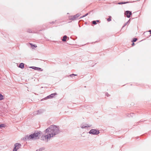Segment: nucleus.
Instances as JSON below:
<instances>
[{
	"label": "nucleus",
	"mask_w": 151,
	"mask_h": 151,
	"mask_svg": "<svg viewBox=\"0 0 151 151\" xmlns=\"http://www.w3.org/2000/svg\"><path fill=\"white\" fill-rule=\"evenodd\" d=\"M5 126L4 124H0V128H1L3 127H4Z\"/></svg>",
	"instance_id": "obj_17"
},
{
	"label": "nucleus",
	"mask_w": 151,
	"mask_h": 151,
	"mask_svg": "<svg viewBox=\"0 0 151 151\" xmlns=\"http://www.w3.org/2000/svg\"><path fill=\"white\" fill-rule=\"evenodd\" d=\"M30 45H31L32 47V48H34V47H37V46L36 45H33V44L32 43H30Z\"/></svg>",
	"instance_id": "obj_11"
},
{
	"label": "nucleus",
	"mask_w": 151,
	"mask_h": 151,
	"mask_svg": "<svg viewBox=\"0 0 151 151\" xmlns=\"http://www.w3.org/2000/svg\"><path fill=\"white\" fill-rule=\"evenodd\" d=\"M83 133L81 134V136L84 137V136L83 135Z\"/></svg>",
	"instance_id": "obj_28"
},
{
	"label": "nucleus",
	"mask_w": 151,
	"mask_h": 151,
	"mask_svg": "<svg viewBox=\"0 0 151 151\" xmlns=\"http://www.w3.org/2000/svg\"><path fill=\"white\" fill-rule=\"evenodd\" d=\"M21 145L20 144L16 143L14 145V147L13 149V151H17L18 149L21 147Z\"/></svg>",
	"instance_id": "obj_4"
},
{
	"label": "nucleus",
	"mask_w": 151,
	"mask_h": 151,
	"mask_svg": "<svg viewBox=\"0 0 151 151\" xmlns=\"http://www.w3.org/2000/svg\"><path fill=\"white\" fill-rule=\"evenodd\" d=\"M59 130V127L58 126H57L54 125H52L50 126L49 128H47L46 130V132H56Z\"/></svg>",
	"instance_id": "obj_2"
},
{
	"label": "nucleus",
	"mask_w": 151,
	"mask_h": 151,
	"mask_svg": "<svg viewBox=\"0 0 151 151\" xmlns=\"http://www.w3.org/2000/svg\"><path fill=\"white\" fill-rule=\"evenodd\" d=\"M73 75L75 76H76L77 75L72 74L70 75V77H72V76H73Z\"/></svg>",
	"instance_id": "obj_22"
},
{
	"label": "nucleus",
	"mask_w": 151,
	"mask_h": 151,
	"mask_svg": "<svg viewBox=\"0 0 151 151\" xmlns=\"http://www.w3.org/2000/svg\"><path fill=\"white\" fill-rule=\"evenodd\" d=\"M92 23L93 24H96V21H93L92 22Z\"/></svg>",
	"instance_id": "obj_21"
},
{
	"label": "nucleus",
	"mask_w": 151,
	"mask_h": 151,
	"mask_svg": "<svg viewBox=\"0 0 151 151\" xmlns=\"http://www.w3.org/2000/svg\"><path fill=\"white\" fill-rule=\"evenodd\" d=\"M89 134L92 135H97L99 133H89Z\"/></svg>",
	"instance_id": "obj_13"
},
{
	"label": "nucleus",
	"mask_w": 151,
	"mask_h": 151,
	"mask_svg": "<svg viewBox=\"0 0 151 151\" xmlns=\"http://www.w3.org/2000/svg\"><path fill=\"white\" fill-rule=\"evenodd\" d=\"M149 32H150V34H151V30H150Z\"/></svg>",
	"instance_id": "obj_29"
},
{
	"label": "nucleus",
	"mask_w": 151,
	"mask_h": 151,
	"mask_svg": "<svg viewBox=\"0 0 151 151\" xmlns=\"http://www.w3.org/2000/svg\"><path fill=\"white\" fill-rule=\"evenodd\" d=\"M58 133H50L47 135H42L41 138V139L45 142H47L51 138L53 137L56 135L58 134Z\"/></svg>",
	"instance_id": "obj_1"
},
{
	"label": "nucleus",
	"mask_w": 151,
	"mask_h": 151,
	"mask_svg": "<svg viewBox=\"0 0 151 151\" xmlns=\"http://www.w3.org/2000/svg\"><path fill=\"white\" fill-rule=\"evenodd\" d=\"M90 126V125H87L86 126H85V127H89Z\"/></svg>",
	"instance_id": "obj_23"
},
{
	"label": "nucleus",
	"mask_w": 151,
	"mask_h": 151,
	"mask_svg": "<svg viewBox=\"0 0 151 151\" xmlns=\"http://www.w3.org/2000/svg\"><path fill=\"white\" fill-rule=\"evenodd\" d=\"M137 40V38H134L133 39V40L132 41V42H135Z\"/></svg>",
	"instance_id": "obj_16"
},
{
	"label": "nucleus",
	"mask_w": 151,
	"mask_h": 151,
	"mask_svg": "<svg viewBox=\"0 0 151 151\" xmlns=\"http://www.w3.org/2000/svg\"><path fill=\"white\" fill-rule=\"evenodd\" d=\"M57 95L56 93H54L51 94L50 95L47 96L48 98H52L54 96H55Z\"/></svg>",
	"instance_id": "obj_6"
},
{
	"label": "nucleus",
	"mask_w": 151,
	"mask_h": 151,
	"mask_svg": "<svg viewBox=\"0 0 151 151\" xmlns=\"http://www.w3.org/2000/svg\"><path fill=\"white\" fill-rule=\"evenodd\" d=\"M79 16V15L78 14H76L75 15H74V19H76Z\"/></svg>",
	"instance_id": "obj_14"
},
{
	"label": "nucleus",
	"mask_w": 151,
	"mask_h": 151,
	"mask_svg": "<svg viewBox=\"0 0 151 151\" xmlns=\"http://www.w3.org/2000/svg\"><path fill=\"white\" fill-rule=\"evenodd\" d=\"M4 99V96L1 94H0V100H1Z\"/></svg>",
	"instance_id": "obj_12"
},
{
	"label": "nucleus",
	"mask_w": 151,
	"mask_h": 151,
	"mask_svg": "<svg viewBox=\"0 0 151 151\" xmlns=\"http://www.w3.org/2000/svg\"><path fill=\"white\" fill-rule=\"evenodd\" d=\"M134 45V42H133L132 44V46H133Z\"/></svg>",
	"instance_id": "obj_24"
},
{
	"label": "nucleus",
	"mask_w": 151,
	"mask_h": 151,
	"mask_svg": "<svg viewBox=\"0 0 151 151\" xmlns=\"http://www.w3.org/2000/svg\"><path fill=\"white\" fill-rule=\"evenodd\" d=\"M30 68H32L33 69H34L35 70H41V68H39L36 67H31Z\"/></svg>",
	"instance_id": "obj_7"
},
{
	"label": "nucleus",
	"mask_w": 151,
	"mask_h": 151,
	"mask_svg": "<svg viewBox=\"0 0 151 151\" xmlns=\"http://www.w3.org/2000/svg\"><path fill=\"white\" fill-rule=\"evenodd\" d=\"M87 15H88V14H85V15L83 16V17H85V16H87Z\"/></svg>",
	"instance_id": "obj_25"
},
{
	"label": "nucleus",
	"mask_w": 151,
	"mask_h": 151,
	"mask_svg": "<svg viewBox=\"0 0 151 151\" xmlns=\"http://www.w3.org/2000/svg\"><path fill=\"white\" fill-rule=\"evenodd\" d=\"M40 151H42L45 149V148L43 147L40 148L39 149Z\"/></svg>",
	"instance_id": "obj_18"
},
{
	"label": "nucleus",
	"mask_w": 151,
	"mask_h": 151,
	"mask_svg": "<svg viewBox=\"0 0 151 151\" xmlns=\"http://www.w3.org/2000/svg\"><path fill=\"white\" fill-rule=\"evenodd\" d=\"M36 151H40L39 149H37L36 150Z\"/></svg>",
	"instance_id": "obj_27"
},
{
	"label": "nucleus",
	"mask_w": 151,
	"mask_h": 151,
	"mask_svg": "<svg viewBox=\"0 0 151 151\" xmlns=\"http://www.w3.org/2000/svg\"><path fill=\"white\" fill-rule=\"evenodd\" d=\"M109 18L108 19H107V20L108 22H110V21H111V17L110 16H109Z\"/></svg>",
	"instance_id": "obj_15"
},
{
	"label": "nucleus",
	"mask_w": 151,
	"mask_h": 151,
	"mask_svg": "<svg viewBox=\"0 0 151 151\" xmlns=\"http://www.w3.org/2000/svg\"><path fill=\"white\" fill-rule=\"evenodd\" d=\"M67 38V37L66 35L64 36L63 37V39H62V41L63 42H65Z\"/></svg>",
	"instance_id": "obj_9"
},
{
	"label": "nucleus",
	"mask_w": 151,
	"mask_h": 151,
	"mask_svg": "<svg viewBox=\"0 0 151 151\" xmlns=\"http://www.w3.org/2000/svg\"><path fill=\"white\" fill-rule=\"evenodd\" d=\"M19 67V68H24V64L23 63H21L20 64Z\"/></svg>",
	"instance_id": "obj_8"
},
{
	"label": "nucleus",
	"mask_w": 151,
	"mask_h": 151,
	"mask_svg": "<svg viewBox=\"0 0 151 151\" xmlns=\"http://www.w3.org/2000/svg\"><path fill=\"white\" fill-rule=\"evenodd\" d=\"M127 3H128L127 2H122L119 3L118 4H123Z\"/></svg>",
	"instance_id": "obj_20"
},
{
	"label": "nucleus",
	"mask_w": 151,
	"mask_h": 151,
	"mask_svg": "<svg viewBox=\"0 0 151 151\" xmlns=\"http://www.w3.org/2000/svg\"><path fill=\"white\" fill-rule=\"evenodd\" d=\"M89 132H99V130L95 129H91L90 131Z\"/></svg>",
	"instance_id": "obj_10"
},
{
	"label": "nucleus",
	"mask_w": 151,
	"mask_h": 151,
	"mask_svg": "<svg viewBox=\"0 0 151 151\" xmlns=\"http://www.w3.org/2000/svg\"><path fill=\"white\" fill-rule=\"evenodd\" d=\"M132 13L131 12L129 11H126L125 13V14L126 16L128 18L130 17L131 15H132Z\"/></svg>",
	"instance_id": "obj_5"
},
{
	"label": "nucleus",
	"mask_w": 151,
	"mask_h": 151,
	"mask_svg": "<svg viewBox=\"0 0 151 151\" xmlns=\"http://www.w3.org/2000/svg\"><path fill=\"white\" fill-rule=\"evenodd\" d=\"M74 16H71L70 17V19H71V20H75L76 19H74Z\"/></svg>",
	"instance_id": "obj_19"
},
{
	"label": "nucleus",
	"mask_w": 151,
	"mask_h": 151,
	"mask_svg": "<svg viewBox=\"0 0 151 151\" xmlns=\"http://www.w3.org/2000/svg\"><path fill=\"white\" fill-rule=\"evenodd\" d=\"M40 133H34L33 134H31L30 135H27L25 136V140H29L32 139H37V137H38V135L40 134Z\"/></svg>",
	"instance_id": "obj_3"
},
{
	"label": "nucleus",
	"mask_w": 151,
	"mask_h": 151,
	"mask_svg": "<svg viewBox=\"0 0 151 151\" xmlns=\"http://www.w3.org/2000/svg\"><path fill=\"white\" fill-rule=\"evenodd\" d=\"M96 21V22H99V20H97Z\"/></svg>",
	"instance_id": "obj_26"
}]
</instances>
